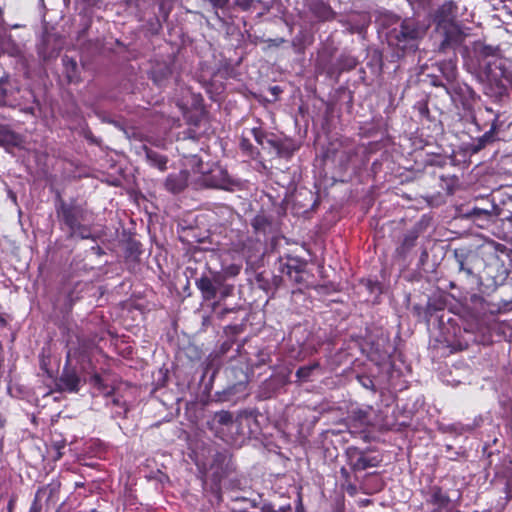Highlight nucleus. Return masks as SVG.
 Here are the masks:
<instances>
[{
  "mask_svg": "<svg viewBox=\"0 0 512 512\" xmlns=\"http://www.w3.org/2000/svg\"><path fill=\"white\" fill-rule=\"evenodd\" d=\"M21 137L10 130L7 126L0 124V145L3 146H19Z\"/></svg>",
  "mask_w": 512,
  "mask_h": 512,
  "instance_id": "nucleus-16",
  "label": "nucleus"
},
{
  "mask_svg": "<svg viewBox=\"0 0 512 512\" xmlns=\"http://www.w3.org/2000/svg\"><path fill=\"white\" fill-rule=\"evenodd\" d=\"M216 421L223 426H234V420L232 413L228 411H221L215 415Z\"/></svg>",
  "mask_w": 512,
  "mask_h": 512,
  "instance_id": "nucleus-25",
  "label": "nucleus"
},
{
  "mask_svg": "<svg viewBox=\"0 0 512 512\" xmlns=\"http://www.w3.org/2000/svg\"><path fill=\"white\" fill-rule=\"evenodd\" d=\"M453 9L454 5L452 3H445L438 9L436 19L439 25L447 23L449 26L445 32L444 43L447 45H460L464 39V35L459 27L452 22L454 18Z\"/></svg>",
  "mask_w": 512,
  "mask_h": 512,
  "instance_id": "nucleus-3",
  "label": "nucleus"
},
{
  "mask_svg": "<svg viewBox=\"0 0 512 512\" xmlns=\"http://www.w3.org/2000/svg\"><path fill=\"white\" fill-rule=\"evenodd\" d=\"M319 367L318 363H314L312 365L302 366L296 371V376L301 381H307L312 373V371Z\"/></svg>",
  "mask_w": 512,
  "mask_h": 512,
  "instance_id": "nucleus-24",
  "label": "nucleus"
},
{
  "mask_svg": "<svg viewBox=\"0 0 512 512\" xmlns=\"http://www.w3.org/2000/svg\"><path fill=\"white\" fill-rule=\"evenodd\" d=\"M505 480L504 482V492L507 500L512 499V470L506 471L503 475Z\"/></svg>",
  "mask_w": 512,
  "mask_h": 512,
  "instance_id": "nucleus-26",
  "label": "nucleus"
},
{
  "mask_svg": "<svg viewBox=\"0 0 512 512\" xmlns=\"http://www.w3.org/2000/svg\"><path fill=\"white\" fill-rule=\"evenodd\" d=\"M212 5L216 8H224L227 3H228V0H210Z\"/></svg>",
  "mask_w": 512,
  "mask_h": 512,
  "instance_id": "nucleus-37",
  "label": "nucleus"
},
{
  "mask_svg": "<svg viewBox=\"0 0 512 512\" xmlns=\"http://www.w3.org/2000/svg\"><path fill=\"white\" fill-rule=\"evenodd\" d=\"M23 111H24L25 113H27V114L34 115V111H35V109H34V107H32V106H31V107H26V108H24V110H23Z\"/></svg>",
  "mask_w": 512,
  "mask_h": 512,
  "instance_id": "nucleus-41",
  "label": "nucleus"
},
{
  "mask_svg": "<svg viewBox=\"0 0 512 512\" xmlns=\"http://www.w3.org/2000/svg\"><path fill=\"white\" fill-rule=\"evenodd\" d=\"M362 384L364 387L368 388V387H370V385H372V380L367 378V379H365L364 382H362Z\"/></svg>",
  "mask_w": 512,
  "mask_h": 512,
  "instance_id": "nucleus-44",
  "label": "nucleus"
},
{
  "mask_svg": "<svg viewBox=\"0 0 512 512\" xmlns=\"http://www.w3.org/2000/svg\"><path fill=\"white\" fill-rule=\"evenodd\" d=\"M254 0H235V5L243 11H247L251 8Z\"/></svg>",
  "mask_w": 512,
  "mask_h": 512,
  "instance_id": "nucleus-32",
  "label": "nucleus"
},
{
  "mask_svg": "<svg viewBox=\"0 0 512 512\" xmlns=\"http://www.w3.org/2000/svg\"><path fill=\"white\" fill-rule=\"evenodd\" d=\"M206 181L211 187L226 190L230 189L234 184V180L229 176L228 172L220 167L211 170L210 176Z\"/></svg>",
  "mask_w": 512,
  "mask_h": 512,
  "instance_id": "nucleus-10",
  "label": "nucleus"
},
{
  "mask_svg": "<svg viewBox=\"0 0 512 512\" xmlns=\"http://www.w3.org/2000/svg\"><path fill=\"white\" fill-rule=\"evenodd\" d=\"M419 35V29L415 22L411 19L403 20L399 27L393 28L388 35V41L392 45H396L401 49H405L408 46L412 47L414 42Z\"/></svg>",
  "mask_w": 512,
  "mask_h": 512,
  "instance_id": "nucleus-4",
  "label": "nucleus"
},
{
  "mask_svg": "<svg viewBox=\"0 0 512 512\" xmlns=\"http://www.w3.org/2000/svg\"><path fill=\"white\" fill-rule=\"evenodd\" d=\"M216 497H217L218 501L221 500V493H220L219 489H217V491H216Z\"/></svg>",
  "mask_w": 512,
  "mask_h": 512,
  "instance_id": "nucleus-45",
  "label": "nucleus"
},
{
  "mask_svg": "<svg viewBox=\"0 0 512 512\" xmlns=\"http://www.w3.org/2000/svg\"><path fill=\"white\" fill-rule=\"evenodd\" d=\"M125 134L127 135V137L129 139H137V140H140V141H150L148 139V137L146 135H144V133L138 129H130V130H125Z\"/></svg>",
  "mask_w": 512,
  "mask_h": 512,
  "instance_id": "nucleus-27",
  "label": "nucleus"
},
{
  "mask_svg": "<svg viewBox=\"0 0 512 512\" xmlns=\"http://www.w3.org/2000/svg\"><path fill=\"white\" fill-rule=\"evenodd\" d=\"M97 385H98V392H99V391H100V387H101V381H100V378H99V377H98Z\"/></svg>",
  "mask_w": 512,
  "mask_h": 512,
  "instance_id": "nucleus-46",
  "label": "nucleus"
},
{
  "mask_svg": "<svg viewBox=\"0 0 512 512\" xmlns=\"http://www.w3.org/2000/svg\"><path fill=\"white\" fill-rule=\"evenodd\" d=\"M485 112L489 113L492 117H494L495 115H497V116L499 117V114H498V113H495V112L493 111V109H492V108H490V107H485ZM493 119H494V118H492V120H493Z\"/></svg>",
  "mask_w": 512,
  "mask_h": 512,
  "instance_id": "nucleus-40",
  "label": "nucleus"
},
{
  "mask_svg": "<svg viewBox=\"0 0 512 512\" xmlns=\"http://www.w3.org/2000/svg\"><path fill=\"white\" fill-rule=\"evenodd\" d=\"M71 236H78L80 237L81 239H85V238H93V236L91 235V231L87 228H85L84 226H82L80 224V229L76 231V234H71Z\"/></svg>",
  "mask_w": 512,
  "mask_h": 512,
  "instance_id": "nucleus-31",
  "label": "nucleus"
},
{
  "mask_svg": "<svg viewBox=\"0 0 512 512\" xmlns=\"http://www.w3.org/2000/svg\"><path fill=\"white\" fill-rule=\"evenodd\" d=\"M198 289L203 293L204 298L212 299L216 296L217 289L211 279L208 277H201L196 281Z\"/></svg>",
  "mask_w": 512,
  "mask_h": 512,
  "instance_id": "nucleus-17",
  "label": "nucleus"
},
{
  "mask_svg": "<svg viewBox=\"0 0 512 512\" xmlns=\"http://www.w3.org/2000/svg\"><path fill=\"white\" fill-rule=\"evenodd\" d=\"M59 487H60V484L59 483H49L47 485H44L40 488H38V490L36 491V495H37V498H40L42 500V498H46V501H50L52 500V498L54 497L55 494L58 493L59 491Z\"/></svg>",
  "mask_w": 512,
  "mask_h": 512,
  "instance_id": "nucleus-18",
  "label": "nucleus"
},
{
  "mask_svg": "<svg viewBox=\"0 0 512 512\" xmlns=\"http://www.w3.org/2000/svg\"><path fill=\"white\" fill-rule=\"evenodd\" d=\"M143 149L145 151L146 160L147 162L156 168H158L160 171H165L167 168V162L168 159L166 156L147 148L146 146H143Z\"/></svg>",
  "mask_w": 512,
  "mask_h": 512,
  "instance_id": "nucleus-15",
  "label": "nucleus"
},
{
  "mask_svg": "<svg viewBox=\"0 0 512 512\" xmlns=\"http://www.w3.org/2000/svg\"><path fill=\"white\" fill-rule=\"evenodd\" d=\"M498 128V116L495 115L494 119L491 121L490 129L486 131L481 137L477 138V140L473 144V152H478L481 149H483L488 143L493 142L494 135Z\"/></svg>",
  "mask_w": 512,
  "mask_h": 512,
  "instance_id": "nucleus-13",
  "label": "nucleus"
},
{
  "mask_svg": "<svg viewBox=\"0 0 512 512\" xmlns=\"http://www.w3.org/2000/svg\"><path fill=\"white\" fill-rule=\"evenodd\" d=\"M463 272H465L468 276H472L473 275V270L471 267H466Z\"/></svg>",
  "mask_w": 512,
  "mask_h": 512,
  "instance_id": "nucleus-42",
  "label": "nucleus"
},
{
  "mask_svg": "<svg viewBox=\"0 0 512 512\" xmlns=\"http://www.w3.org/2000/svg\"><path fill=\"white\" fill-rule=\"evenodd\" d=\"M349 69H352L356 66V60L354 58H348V64Z\"/></svg>",
  "mask_w": 512,
  "mask_h": 512,
  "instance_id": "nucleus-39",
  "label": "nucleus"
},
{
  "mask_svg": "<svg viewBox=\"0 0 512 512\" xmlns=\"http://www.w3.org/2000/svg\"><path fill=\"white\" fill-rule=\"evenodd\" d=\"M9 82L5 78L0 79V102H4L8 96Z\"/></svg>",
  "mask_w": 512,
  "mask_h": 512,
  "instance_id": "nucleus-29",
  "label": "nucleus"
},
{
  "mask_svg": "<svg viewBox=\"0 0 512 512\" xmlns=\"http://www.w3.org/2000/svg\"><path fill=\"white\" fill-rule=\"evenodd\" d=\"M295 512H304V508L302 506V503H301V499L299 498V504L298 506L296 507V511Z\"/></svg>",
  "mask_w": 512,
  "mask_h": 512,
  "instance_id": "nucleus-43",
  "label": "nucleus"
},
{
  "mask_svg": "<svg viewBox=\"0 0 512 512\" xmlns=\"http://www.w3.org/2000/svg\"><path fill=\"white\" fill-rule=\"evenodd\" d=\"M17 501V496L13 495L8 501L7 510L8 512H13Z\"/></svg>",
  "mask_w": 512,
  "mask_h": 512,
  "instance_id": "nucleus-36",
  "label": "nucleus"
},
{
  "mask_svg": "<svg viewBox=\"0 0 512 512\" xmlns=\"http://www.w3.org/2000/svg\"><path fill=\"white\" fill-rule=\"evenodd\" d=\"M253 133H254L255 140H256L259 144H262V139H261V136H260V132L254 129V130H253Z\"/></svg>",
  "mask_w": 512,
  "mask_h": 512,
  "instance_id": "nucleus-38",
  "label": "nucleus"
},
{
  "mask_svg": "<svg viewBox=\"0 0 512 512\" xmlns=\"http://www.w3.org/2000/svg\"><path fill=\"white\" fill-rule=\"evenodd\" d=\"M290 510H291V505L287 504V505L278 506L277 508L275 507V505H273V508L268 511L269 512H287Z\"/></svg>",
  "mask_w": 512,
  "mask_h": 512,
  "instance_id": "nucleus-34",
  "label": "nucleus"
},
{
  "mask_svg": "<svg viewBox=\"0 0 512 512\" xmlns=\"http://www.w3.org/2000/svg\"><path fill=\"white\" fill-rule=\"evenodd\" d=\"M246 390V384L241 382L236 385H233L232 387L227 388L223 391L222 400L224 401H234L238 399L239 397H234L237 392H241L242 394L245 393Z\"/></svg>",
  "mask_w": 512,
  "mask_h": 512,
  "instance_id": "nucleus-22",
  "label": "nucleus"
},
{
  "mask_svg": "<svg viewBox=\"0 0 512 512\" xmlns=\"http://www.w3.org/2000/svg\"><path fill=\"white\" fill-rule=\"evenodd\" d=\"M425 506L429 512H450L452 502L443 489L439 486H431L424 492Z\"/></svg>",
  "mask_w": 512,
  "mask_h": 512,
  "instance_id": "nucleus-5",
  "label": "nucleus"
},
{
  "mask_svg": "<svg viewBox=\"0 0 512 512\" xmlns=\"http://www.w3.org/2000/svg\"><path fill=\"white\" fill-rule=\"evenodd\" d=\"M187 182L188 172L180 171L178 173L168 175L165 181V188L169 192L177 194L184 190V188L187 186Z\"/></svg>",
  "mask_w": 512,
  "mask_h": 512,
  "instance_id": "nucleus-12",
  "label": "nucleus"
},
{
  "mask_svg": "<svg viewBox=\"0 0 512 512\" xmlns=\"http://www.w3.org/2000/svg\"><path fill=\"white\" fill-rule=\"evenodd\" d=\"M459 271H463L467 266L463 255L456 254Z\"/></svg>",
  "mask_w": 512,
  "mask_h": 512,
  "instance_id": "nucleus-35",
  "label": "nucleus"
},
{
  "mask_svg": "<svg viewBox=\"0 0 512 512\" xmlns=\"http://www.w3.org/2000/svg\"><path fill=\"white\" fill-rule=\"evenodd\" d=\"M497 49L484 46L478 55V78L483 83L485 93L501 96L507 84L512 83V63L498 55Z\"/></svg>",
  "mask_w": 512,
  "mask_h": 512,
  "instance_id": "nucleus-1",
  "label": "nucleus"
},
{
  "mask_svg": "<svg viewBox=\"0 0 512 512\" xmlns=\"http://www.w3.org/2000/svg\"><path fill=\"white\" fill-rule=\"evenodd\" d=\"M57 213L58 217L69 228L70 233L76 234V231L80 229L82 210L77 206L61 203Z\"/></svg>",
  "mask_w": 512,
  "mask_h": 512,
  "instance_id": "nucleus-7",
  "label": "nucleus"
},
{
  "mask_svg": "<svg viewBox=\"0 0 512 512\" xmlns=\"http://www.w3.org/2000/svg\"><path fill=\"white\" fill-rule=\"evenodd\" d=\"M40 502H41V499L37 498V495L35 494V497H34V500L32 502V505L30 507L29 512H40L41 509H42V505H41Z\"/></svg>",
  "mask_w": 512,
  "mask_h": 512,
  "instance_id": "nucleus-33",
  "label": "nucleus"
},
{
  "mask_svg": "<svg viewBox=\"0 0 512 512\" xmlns=\"http://www.w3.org/2000/svg\"><path fill=\"white\" fill-rule=\"evenodd\" d=\"M348 464L354 471H362L379 466L381 459L378 456H370L357 447H349L346 451Z\"/></svg>",
  "mask_w": 512,
  "mask_h": 512,
  "instance_id": "nucleus-6",
  "label": "nucleus"
},
{
  "mask_svg": "<svg viewBox=\"0 0 512 512\" xmlns=\"http://www.w3.org/2000/svg\"><path fill=\"white\" fill-rule=\"evenodd\" d=\"M149 73L154 84L158 87L164 86L172 75L171 61L155 60Z\"/></svg>",
  "mask_w": 512,
  "mask_h": 512,
  "instance_id": "nucleus-8",
  "label": "nucleus"
},
{
  "mask_svg": "<svg viewBox=\"0 0 512 512\" xmlns=\"http://www.w3.org/2000/svg\"><path fill=\"white\" fill-rule=\"evenodd\" d=\"M435 86H442L447 94L450 95L452 101L456 105H461L464 110V117L477 123L476 109L479 105L480 97L467 84H457L448 87L444 84L434 82Z\"/></svg>",
  "mask_w": 512,
  "mask_h": 512,
  "instance_id": "nucleus-2",
  "label": "nucleus"
},
{
  "mask_svg": "<svg viewBox=\"0 0 512 512\" xmlns=\"http://www.w3.org/2000/svg\"><path fill=\"white\" fill-rule=\"evenodd\" d=\"M440 71L448 82H452L456 78V64L452 61H445L440 64Z\"/></svg>",
  "mask_w": 512,
  "mask_h": 512,
  "instance_id": "nucleus-21",
  "label": "nucleus"
},
{
  "mask_svg": "<svg viewBox=\"0 0 512 512\" xmlns=\"http://www.w3.org/2000/svg\"><path fill=\"white\" fill-rule=\"evenodd\" d=\"M417 239V236L415 234H408L404 237L402 242V252H405L406 250H409L415 245V241Z\"/></svg>",
  "mask_w": 512,
  "mask_h": 512,
  "instance_id": "nucleus-28",
  "label": "nucleus"
},
{
  "mask_svg": "<svg viewBox=\"0 0 512 512\" xmlns=\"http://www.w3.org/2000/svg\"><path fill=\"white\" fill-rule=\"evenodd\" d=\"M106 405L111 406L112 413L115 416L125 415L127 412V404L126 401L122 399L116 392H113L111 395H105Z\"/></svg>",
  "mask_w": 512,
  "mask_h": 512,
  "instance_id": "nucleus-14",
  "label": "nucleus"
},
{
  "mask_svg": "<svg viewBox=\"0 0 512 512\" xmlns=\"http://www.w3.org/2000/svg\"><path fill=\"white\" fill-rule=\"evenodd\" d=\"M308 8L312 15L319 21H330L335 17V12L330 5L323 0H312L308 4Z\"/></svg>",
  "mask_w": 512,
  "mask_h": 512,
  "instance_id": "nucleus-11",
  "label": "nucleus"
},
{
  "mask_svg": "<svg viewBox=\"0 0 512 512\" xmlns=\"http://www.w3.org/2000/svg\"><path fill=\"white\" fill-rule=\"evenodd\" d=\"M65 447L64 441H53L52 449L55 450L54 459H60L62 456L61 450Z\"/></svg>",
  "mask_w": 512,
  "mask_h": 512,
  "instance_id": "nucleus-30",
  "label": "nucleus"
},
{
  "mask_svg": "<svg viewBox=\"0 0 512 512\" xmlns=\"http://www.w3.org/2000/svg\"><path fill=\"white\" fill-rule=\"evenodd\" d=\"M270 8H271V6H270V5H265V10L269 11V10H270Z\"/></svg>",
  "mask_w": 512,
  "mask_h": 512,
  "instance_id": "nucleus-47",
  "label": "nucleus"
},
{
  "mask_svg": "<svg viewBox=\"0 0 512 512\" xmlns=\"http://www.w3.org/2000/svg\"><path fill=\"white\" fill-rule=\"evenodd\" d=\"M270 226L271 222L264 214H258L252 220V227L257 232L266 233Z\"/></svg>",
  "mask_w": 512,
  "mask_h": 512,
  "instance_id": "nucleus-20",
  "label": "nucleus"
},
{
  "mask_svg": "<svg viewBox=\"0 0 512 512\" xmlns=\"http://www.w3.org/2000/svg\"><path fill=\"white\" fill-rule=\"evenodd\" d=\"M81 384V379L77 375L76 371L65 367L62 371L61 376L56 382V385L60 391L77 392Z\"/></svg>",
  "mask_w": 512,
  "mask_h": 512,
  "instance_id": "nucleus-9",
  "label": "nucleus"
},
{
  "mask_svg": "<svg viewBox=\"0 0 512 512\" xmlns=\"http://www.w3.org/2000/svg\"><path fill=\"white\" fill-rule=\"evenodd\" d=\"M467 216L472 218L474 221H486L488 222L492 214L488 210L480 209V208H473L471 211L467 213Z\"/></svg>",
  "mask_w": 512,
  "mask_h": 512,
  "instance_id": "nucleus-23",
  "label": "nucleus"
},
{
  "mask_svg": "<svg viewBox=\"0 0 512 512\" xmlns=\"http://www.w3.org/2000/svg\"><path fill=\"white\" fill-rule=\"evenodd\" d=\"M178 105H179V107H180L182 110L185 108V106H184V105H182V104H178Z\"/></svg>",
  "mask_w": 512,
  "mask_h": 512,
  "instance_id": "nucleus-48",
  "label": "nucleus"
},
{
  "mask_svg": "<svg viewBox=\"0 0 512 512\" xmlns=\"http://www.w3.org/2000/svg\"><path fill=\"white\" fill-rule=\"evenodd\" d=\"M282 272L286 274L290 280L296 283H301L303 281V269L300 266L287 264L282 268Z\"/></svg>",
  "mask_w": 512,
  "mask_h": 512,
  "instance_id": "nucleus-19",
  "label": "nucleus"
}]
</instances>
